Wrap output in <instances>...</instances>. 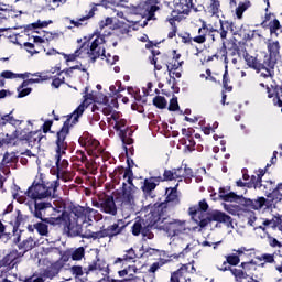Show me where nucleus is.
<instances>
[{
	"mask_svg": "<svg viewBox=\"0 0 282 282\" xmlns=\"http://www.w3.org/2000/svg\"><path fill=\"white\" fill-rule=\"evenodd\" d=\"M135 279L138 278L133 274H129L128 278L123 280H116V279H111L110 276H107V282H129V281H135Z\"/></svg>",
	"mask_w": 282,
	"mask_h": 282,
	"instance_id": "obj_63",
	"label": "nucleus"
},
{
	"mask_svg": "<svg viewBox=\"0 0 282 282\" xmlns=\"http://www.w3.org/2000/svg\"><path fill=\"white\" fill-rule=\"evenodd\" d=\"M153 105L154 107H156V109H166V98L162 97V96H156L153 98Z\"/></svg>",
	"mask_w": 282,
	"mask_h": 282,
	"instance_id": "obj_51",
	"label": "nucleus"
},
{
	"mask_svg": "<svg viewBox=\"0 0 282 282\" xmlns=\"http://www.w3.org/2000/svg\"><path fill=\"white\" fill-rule=\"evenodd\" d=\"M161 219H164L160 214L152 210L148 215V221H145V225L143 227V231H141L142 237H145L147 239H153L154 235L151 232L152 228H156L160 230Z\"/></svg>",
	"mask_w": 282,
	"mask_h": 282,
	"instance_id": "obj_15",
	"label": "nucleus"
},
{
	"mask_svg": "<svg viewBox=\"0 0 282 282\" xmlns=\"http://www.w3.org/2000/svg\"><path fill=\"white\" fill-rule=\"evenodd\" d=\"M56 162V175L57 177H61V175H63V173H65V169H67V166H69V162L65 159H63V156L59 160V163H58V159L55 158Z\"/></svg>",
	"mask_w": 282,
	"mask_h": 282,
	"instance_id": "obj_37",
	"label": "nucleus"
},
{
	"mask_svg": "<svg viewBox=\"0 0 282 282\" xmlns=\"http://www.w3.org/2000/svg\"><path fill=\"white\" fill-rule=\"evenodd\" d=\"M158 186H160V183H158V176H152L143 181L141 191L144 193V195H151V193H153Z\"/></svg>",
	"mask_w": 282,
	"mask_h": 282,
	"instance_id": "obj_27",
	"label": "nucleus"
},
{
	"mask_svg": "<svg viewBox=\"0 0 282 282\" xmlns=\"http://www.w3.org/2000/svg\"><path fill=\"white\" fill-rule=\"evenodd\" d=\"M183 20H184V15H177L172 12H171V15L166 18V22L170 23L171 29H177V23L182 22Z\"/></svg>",
	"mask_w": 282,
	"mask_h": 282,
	"instance_id": "obj_42",
	"label": "nucleus"
},
{
	"mask_svg": "<svg viewBox=\"0 0 282 282\" xmlns=\"http://www.w3.org/2000/svg\"><path fill=\"white\" fill-rule=\"evenodd\" d=\"M69 271L73 274V276H75V279H80V276L85 274V269H83V267L80 265H73L70 267Z\"/></svg>",
	"mask_w": 282,
	"mask_h": 282,
	"instance_id": "obj_53",
	"label": "nucleus"
},
{
	"mask_svg": "<svg viewBox=\"0 0 282 282\" xmlns=\"http://www.w3.org/2000/svg\"><path fill=\"white\" fill-rule=\"evenodd\" d=\"M230 83V76L228 75V65H226L225 73L223 75V88L225 91H232V86L228 85Z\"/></svg>",
	"mask_w": 282,
	"mask_h": 282,
	"instance_id": "obj_50",
	"label": "nucleus"
},
{
	"mask_svg": "<svg viewBox=\"0 0 282 282\" xmlns=\"http://www.w3.org/2000/svg\"><path fill=\"white\" fill-rule=\"evenodd\" d=\"M101 213H106V215H111L112 217L118 215V206H116L113 196H106L102 199Z\"/></svg>",
	"mask_w": 282,
	"mask_h": 282,
	"instance_id": "obj_21",
	"label": "nucleus"
},
{
	"mask_svg": "<svg viewBox=\"0 0 282 282\" xmlns=\"http://www.w3.org/2000/svg\"><path fill=\"white\" fill-rule=\"evenodd\" d=\"M12 140H17V142H26L28 144L29 132H25V130H15L9 139V142H12Z\"/></svg>",
	"mask_w": 282,
	"mask_h": 282,
	"instance_id": "obj_34",
	"label": "nucleus"
},
{
	"mask_svg": "<svg viewBox=\"0 0 282 282\" xmlns=\"http://www.w3.org/2000/svg\"><path fill=\"white\" fill-rule=\"evenodd\" d=\"M174 9L171 11L172 14H176L177 17H184V14H191V10L195 8L193 4V0H174Z\"/></svg>",
	"mask_w": 282,
	"mask_h": 282,
	"instance_id": "obj_19",
	"label": "nucleus"
},
{
	"mask_svg": "<svg viewBox=\"0 0 282 282\" xmlns=\"http://www.w3.org/2000/svg\"><path fill=\"white\" fill-rule=\"evenodd\" d=\"M208 210V203L206 199H203L198 203V205H194L188 208V215L192 217V219H195L197 215H204Z\"/></svg>",
	"mask_w": 282,
	"mask_h": 282,
	"instance_id": "obj_26",
	"label": "nucleus"
},
{
	"mask_svg": "<svg viewBox=\"0 0 282 282\" xmlns=\"http://www.w3.org/2000/svg\"><path fill=\"white\" fill-rule=\"evenodd\" d=\"M58 186H61L58 181H53L46 185L45 183L33 182L32 186L26 191V196L34 202H39V199H47V197H54Z\"/></svg>",
	"mask_w": 282,
	"mask_h": 282,
	"instance_id": "obj_7",
	"label": "nucleus"
},
{
	"mask_svg": "<svg viewBox=\"0 0 282 282\" xmlns=\"http://www.w3.org/2000/svg\"><path fill=\"white\" fill-rule=\"evenodd\" d=\"M85 257V247H78L73 252H70V259L73 261H82Z\"/></svg>",
	"mask_w": 282,
	"mask_h": 282,
	"instance_id": "obj_46",
	"label": "nucleus"
},
{
	"mask_svg": "<svg viewBox=\"0 0 282 282\" xmlns=\"http://www.w3.org/2000/svg\"><path fill=\"white\" fill-rule=\"evenodd\" d=\"M198 36L193 37L194 43H198L199 45L206 43V41L215 43L217 41V36H219V30L213 26L208 28L206 22H204L202 28L198 29Z\"/></svg>",
	"mask_w": 282,
	"mask_h": 282,
	"instance_id": "obj_14",
	"label": "nucleus"
},
{
	"mask_svg": "<svg viewBox=\"0 0 282 282\" xmlns=\"http://www.w3.org/2000/svg\"><path fill=\"white\" fill-rule=\"evenodd\" d=\"M80 147L87 151L88 155L91 158H100L102 155V147H100V141L94 139L89 134H84L78 139Z\"/></svg>",
	"mask_w": 282,
	"mask_h": 282,
	"instance_id": "obj_13",
	"label": "nucleus"
},
{
	"mask_svg": "<svg viewBox=\"0 0 282 282\" xmlns=\"http://www.w3.org/2000/svg\"><path fill=\"white\" fill-rule=\"evenodd\" d=\"M17 15H12V11L8 9H0V21H8V19H14Z\"/></svg>",
	"mask_w": 282,
	"mask_h": 282,
	"instance_id": "obj_59",
	"label": "nucleus"
},
{
	"mask_svg": "<svg viewBox=\"0 0 282 282\" xmlns=\"http://www.w3.org/2000/svg\"><path fill=\"white\" fill-rule=\"evenodd\" d=\"M102 217L98 210L91 208V207H86V220L88 219L89 221H91L93 219H96V216Z\"/></svg>",
	"mask_w": 282,
	"mask_h": 282,
	"instance_id": "obj_57",
	"label": "nucleus"
},
{
	"mask_svg": "<svg viewBox=\"0 0 282 282\" xmlns=\"http://www.w3.org/2000/svg\"><path fill=\"white\" fill-rule=\"evenodd\" d=\"M45 276H43V271L40 273V276L33 275L30 278H26L24 282H45Z\"/></svg>",
	"mask_w": 282,
	"mask_h": 282,
	"instance_id": "obj_62",
	"label": "nucleus"
},
{
	"mask_svg": "<svg viewBox=\"0 0 282 282\" xmlns=\"http://www.w3.org/2000/svg\"><path fill=\"white\" fill-rule=\"evenodd\" d=\"M242 58L250 69H254V72H265L261 74L264 78H270V76H272L268 75V64H265L264 58L258 59L256 56L250 55V53L242 54Z\"/></svg>",
	"mask_w": 282,
	"mask_h": 282,
	"instance_id": "obj_17",
	"label": "nucleus"
},
{
	"mask_svg": "<svg viewBox=\"0 0 282 282\" xmlns=\"http://www.w3.org/2000/svg\"><path fill=\"white\" fill-rule=\"evenodd\" d=\"M99 105H109L111 109H118V98H112L111 101L109 102V97L104 96L101 102Z\"/></svg>",
	"mask_w": 282,
	"mask_h": 282,
	"instance_id": "obj_55",
	"label": "nucleus"
},
{
	"mask_svg": "<svg viewBox=\"0 0 282 282\" xmlns=\"http://www.w3.org/2000/svg\"><path fill=\"white\" fill-rule=\"evenodd\" d=\"M129 226V223H126L123 219H118L112 225H109L107 228L102 227L99 231H93L89 234H86V239H93L96 241V239H105L108 237V239H113L115 237H118L119 235H122L124 230H127V227Z\"/></svg>",
	"mask_w": 282,
	"mask_h": 282,
	"instance_id": "obj_8",
	"label": "nucleus"
},
{
	"mask_svg": "<svg viewBox=\"0 0 282 282\" xmlns=\"http://www.w3.org/2000/svg\"><path fill=\"white\" fill-rule=\"evenodd\" d=\"M63 269V263L55 261L50 267H47L44 271H42V276L44 279H55V276H58L61 274V270Z\"/></svg>",
	"mask_w": 282,
	"mask_h": 282,
	"instance_id": "obj_23",
	"label": "nucleus"
},
{
	"mask_svg": "<svg viewBox=\"0 0 282 282\" xmlns=\"http://www.w3.org/2000/svg\"><path fill=\"white\" fill-rule=\"evenodd\" d=\"M138 267L135 265H129L128 268L121 270L118 272L119 276H127V274H129V272H133L134 274H138Z\"/></svg>",
	"mask_w": 282,
	"mask_h": 282,
	"instance_id": "obj_58",
	"label": "nucleus"
},
{
	"mask_svg": "<svg viewBox=\"0 0 282 282\" xmlns=\"http://www.w3.org/2000/svg\"><path fill=\"white\" fill-rule=\"evenodd\" d=\"M249 180L250 181L247 182L248 188H261V186H263L262 182L259 181L258 176L256 175H251Z\"/></svg>",
	"mask_w": 282,
	"mask_h": 282,
	"instance_id": "obj_52",
	"label": "nucleus"
},
{
	"mask_svg": "<svg viewBox=\"0 0 282 282\" xmlns=\"http://www.w3.org/2000/svg\"><path fill=\"white\" fill-rule=\"evenodd\" d=\"M34 246H36V242H34V239H32V237L23 240L19 246V250H23V254H25V252H30V250H32V248H34Z\"/></svg>",
	"mask_w": 282,
	"mask_h": 282,
	"instance_id": "obj_36",
	"label": "nucleus"
},
{
	"mask_svg": "<svg viewBox=\"0 0 282 282\" xmlns=\"http://www.w3.org/2000/svg\"><path fill=\"white\" fill-rule=\"evenodd\" d=\"M195 271V267L191 263L182 264L180 269L171 273L170 282H186L188 281V271Z\"/></svg>",
	"mask_w": 282,
	"mask_h": 282,
	"instance_id": "obj_20",
	"label": "nucleus"
},
{
	"mask_svg": "<svg viewBox=\"0 0 282 282\" xmlns=\"http://www.w3.org/2000/svg\"><path fill=\"white\" fill-rule=\"evenodd\" d=\"M156 182L160 184L161 182H173L175 180V172L174 170H164L163 176H156Z\"/></svg>",
	"mask_w": 282,
	"mask_h": 282,
	"instance_id": "obj_41",
	"label": "nucleus"
},
{
	"mask_svg": "<svg viewBox=\"0 0 282 282\" xmlns=\"http://www.w3.org/2000/svg\"><path fill=\"white\" fill-rule=\"evenodd\" d=\"M220 28L218 34L221 41L228 39V31L231 32L232 36H243V26L237 28L232 21L219 20Z\"/></svg>",
	"mask_w": 282,
	"mask_h": 282,
	"instance_id": "obj_16",
	"label": "nucleus"
},
{
	"mask_svg": "<svg viewBox=\"0 0 282 282\" xmlns=\"http://www.w3.org/2000/svg\"><path fill=\"white\" fill-rule=\"evenodd\" d=\"M250 8V1L248 2H240L236 8V17L237 19H243V12Z\"/></svg>",
	"mask_w": 282,
	"mask_h": 282,
	"instance_id": "obj_47",
	"label": "nucleus"
},
{
	"mask_svg": "<svg viewBox=\"0 0 282 282\" xmlns=\"http://www.w3.org/2000/svg\"><path fill=\"white\" fill-rule=\"evenodd\" d=\"M31 214L35 219H41L44 224H50V226H56L59 224H72L69 218V213L62 212L57 217H53L52 213L56 212V208L52 206L50 202H39L34 200V206H30Z\"/></svg>",
	"mask_w": 282,
	"mask_h": 282,
	"instance_id": "obj_2",
	"label": "nucleus"
},
{
	"mask_svg": "<svg viewBox=\"0 0 282 282\" xmlns=\"http://www.w3.org/2000/svg\"><path fill=\"white\" fill-rule=\"evenodd\" d=\"M18 91V96L17 98H25V96H30V94H32V88H22L19 90V88H17Z\"/></svg>",
	"mask_w": 282,
	"mask_h": 282,
	"instance_id": "obj_64",
	"label": "nucleus"
},
{
	"mask_svg": "<svg viewBox=\"0 0 282 282\" xmlns=\"http://www.w3.org/2000/svg\"><path fill=\"white\" fill-rule=\"evenodd\" d=\"M105 43V35H101L100 32H94L88 35L87 41H85L80 47L83 54H87L91 63H96L100 56H105V47L100 46Z\"/></svg>",
	"mask_w": 282,
	"mask_h": 282,
	"instance_id": "obj_6",
	"label": "nucleus"
},
{
	"mask_svg": "<svg viewBox=\"0 0 282 282\" xmlns=\"http://www.w3.org/2000/svg\"><path fill=\"white\" fill-rule=\"evenodd\" d=\"M113 129L118 132V134L131 131V128L127 127V119H119L118 121H116Z\"/></svg>",
	"mask_w": 282,
	"mask_h": 282,
	"instance_id": "obj_40",
	"label": "nucleus"
},
{
	"mask_svg": "<svg viewBox=\"0 0 282 282\" xmlns=\"http://www.w3.org/2000/svg\"><path fill=\"white\" fill-rule=\"evenodd\" d=\"M148 216L145 218H139L134 221V224L131 227V232L133 237H140L142 235V231L144 230V226L147 225Z\"/></svg>",
	"mask_w": 282,
	"mask_h": 282,
	"instance_id": "obj_30",
	"label": "nucleus"
},
{
	"mask_svg": "<svg viewBox=\"0 0 282 282\" xmlns=\"http://www.w3.org/2000/svg\"><path fill=\"white\" fill-rule=\"evenodd\" d=\"M97 10L98 9L96 7H93L87 15H83L77 20H69L70 25L67 26V30H74V28H83V25H87L86 21H89V19H94Z\"/></svg>",
	"mask_w": 282,
	"mask_h": 282,
	"instance_id": "obj_22",
	"label": "nucleus"
},
{
	"mask_svg": "<svg viewBox=\"0 0 282 282\" xmlns=\"http://www.w3.org/2000/svg\"><path fill=\"white\" fill-rule=\"evenodd\" d=\"M43 138L44 140H47V137L43 134L42 130L29 132V147H36V144H41V140H43Z\"/></svg>",
	"mask_w": 282,
	"mask_h": 282,
	"instance_id": "obj_29",
	"label": "nucleus"
},
{
	"mask_svg": "<svg viewBox=\"0 0 282 282\" xmlns=\"http://www.w3.org/2000/svg\"><path fill=\"white\" fill-rule=\"evenodd\" d=\"M129 32H131V30L129 29V24L126 23L116 24L112 29V34L119 37L129 34Z\"/></svg>",
	"mask_w": 282,
	"mask_h": 282,
	"instance_id": "obj_33",
	"label": "nucleus"
},
{
	"mask_svg": "<svg viewBox=\"0 0 282 282\" xmlns=\"http://www.w3.org/2000/svg\"><path fill=\"white\" fill-rule=\"evenodd\" d=\"M20 257L21 254L18 250H12L3 258L2 262L4 263V265H10V263H14V261H17Z\"/></svg>",
	"mask_w": 282,
	"mask_h": 282,
	"instance_id": "obj_43",
	"label": "nucleus"
},
{
	"mask_svg": "<svg viewBox=\"0 0 282 282\" xmlns=\"http://www.w3.org/2000/svg\"><path fill=\"white\" fill-rule=\"evenodd\" d=\"M52 74H54V72L34 73V74H32V76L40 78L41 82L43 83L45 80H52V78H54V76H52Z\"/></svg>",
	"mask_w": 282,
	"mask_h": 282,
	"instance_id": "obj_56",
	"label": "nucleus"
},
{
	"mask_svg": "<svg viewBox=\"0 0 282 282\" xmlns=\"http://www.w3.org/2000/svg\"><path fill=\"white\" fill-rule=\"evenodd\" d=\"M207 12L212 17H219V12H221V2L219 0H210L209 6L207 7Z\"/></svg>",
	"mask_w": 282,
	"mask_h": 282,
	"instance_id": "obj_31",
	"label": "nucleus"
},
{
	"mask_svg": "<svg viewBox=\"0 0 282 282\" xmlns=\"http://www.w3.org/2000/svg\"><path fill=\"white\" fill-rule=\"evenodd\" d=\"M182 58V54L177 53V51H172V54H167V69H180L184 65V61H180Z\"/></svg>",
	"mask_w": 282,
	"mask_h": 282,
	"instance_id": "obj_25",
	"label": "nucleus"
},
{
	"mask_svg": "<svg viewBox=\"0 0 282 282\" xmlns=\"http://www.w3.org/2000/svg\"><path fill=\"white\" fill-rule=\"evenodd\" d=\"M162 10V0H145L134 7V14H140V17H148V21H158L155 18V12Z\"/></svg>",
	"mask_w": 282,
	"mask_h": 282,
	"instance_id": "obj_11",
	"label": "nucleus"
},
{
	"mask_svg": "<svg viewBox=\"0 0 282 282\" xmlns=\"http://www.w3.org/2000/svg\"><path fill=\"white\" fill-rule=\"evenodd\" d=\"M122 173L123 180H127L130 185L128 186L127 183H122V189L116 193L115 202H120L121 206H133V202H135V185H133V170H131V166L129 165L126 170L124 167H117L110 176L117 177L122 175Z\"/></svg>",
	"mask_w": 282,
	"mask_h": 282,
	"instance_id": "obj_3",
	"label": "nucleus"
},
{
	"mask_svg": "<svg viewBox=\"0 0 282 282\" xmlns=\"http://www.w3.org/2000/svg\"><path fill=\"white\" fill-rule=\"evenodd\" d=\"M74 69H79V72H87L86 68H83V65H75L69 68H66L64 70H61V67L57 68V76H61L62 74H65L68 78H72V75L74 74Z\"/></svg>",
	"mask_w": 282,
	"mask_h": 282,
	"instance_id": "obj_39",
	"label": "nucleus"
},
{
	"mask_svg": "<svg viewBox=\"0 0 282 282\" xmlns=\"http://www.w3.org/2000/svg\"><path fill=\"white\" fill-rule=\"evenodd\" d=\"M220 272H231L232 276H235L236 281H242V279H248V273L243 271V269L232 268V267H221L217 268Z\"/></svg>",
	"mask_w": 282,
	"mask_h": 282,
	"instance_id": "obj_28",
	"label": "nucleus"
},
{
	"mask_svg": "<svg viewBox=\"0 0 282 282\" xmlns=\"http://www.w3.org/2000/svg\"><path fill=\"white\" fill-rule=\"evenodd\" d=\"M82 54H83V51H82V46H80L72 54L63 53V56H64L66 63H74V61H76Z\"/></svg>",
	"mask_w": 282,
	"mask_h": 282,
	"instance_id": "obj_48",
	"label": "nucleus"
},
{
	"mask_svg": "<svg viewBox=\"0 0 282 282\" xmlns=\"http://www.w3.org/2000/svg\"><path fill=\"white\" fill-rule=\"evenodd\" d=\"M223 202H240L241 206L248 208V210H261L267 208L268 210L274 208V198L258 197L257 199L246 198L237 195L235 192H229L221 195Z\"/></svg>",
	"mask_w": 282,
	"mask_h": 282,
	"instance_id": "obj_4",
	"label": "nucleus"
},
{
	"mask_svg": "<svg viewBox=\"0 0 282 282\" xmlns=\"http://www.w3.org/2000/svg\"><path fill=\"white\" fill-rule=\"evenodd\" d=\"M14 162H17V153L14 152H6L1 164L2 166H7V164H14Z\"/></svg>",
	"mask_w": 282,
	"mask_h": 282,
	"instance_id": "obj_44",
	"label": "nucleus"
},
{
	"mask_svg": "<svg viewBox=\"0 0 282 282\" xmlns=\"http://www.w3.org/2000/svg\"><path fill=\"white\" fill-rule=\"evenodd\" d=\"M47 25H50V22L47 21H43L41 22V20H39L37 22L28 24L26 26H24V31L25 32H30L32 30H39L41 28H47Z\"/></svg>",
	"mask_w": 282,
	"mask_h": 282,
	"instance_id": "obj_45",
	"label": "nucleus"
},
{
	"mask_svg": "<svg viewBox=\"0 0 282 282\" xmlns=\"http://www.w3.org/2000/svg\"><path fill=\"white\" fill-rule=\"evenodd\" d=\"M267 50H268V54L263 56L264 64L268 67L267 76H272V74H274V67L276 66L279 56H281V43L279 42V40L276 41L268 40Z\"/></svg>",
	"mask_w": 282,
	"mask_h": 282,
	"instance_id": "obj_10",
	"label": "nucleus"
},
{
	"mask_svg": "<svg viewBox=\"0 0 282 282\" xmlns=\"http://www.w3.org/2000/svg\"><path fill=\"white\" fill-rule=\"evenodd\" d=\"M178 110H180V104L177 102V97H173L170 100L169 111H178Z\"/></svg>",
	"mask_w": 282,
	"mask_h": 282,
	"instance_id": "obj_61",
	"label": "nucleus"
},
{
	"mask_svg": "<svg viewBox=\"0 0 282 282\" xmlns=\"http://www.w3.org/2000/svg\"><path fill=\"white\" fill-rule=\"evenodd\" d=\"M1 78H4L7 80H12L14 78H18V74L17 73H13L12 70H3L1 74H0Z\"/></svg>",
	"mask_w": 282,
	"mask_h": 282,
	"instance_id": "obj_60",
	"label": "nucleus"
},
{
	"mask_svg": "<svg viewBox=\"0 0 282 282\" xmlns=\"http://www.w3.org/2000/svg\"><path fill=\"white\" fill-rule=\"evenodd\" d=\"M34 229L37 230L39 235L41 237H47L50 235V227L47 226V223L40 221L33 225Z\"/></svg>",
	"mask_w": 282,
	"mask_h": 282,
	"instance_id": "obj_38",
	"label": "nucleus"
},
{
	"mask_svg": "<svg viewBox=\"0 0 282 282\" xmlns=\"http://www.w3.org/2000/svg\"><path fill=\"white\" fill-rule=\"evenodd\" d=\"M198 219L199 220H195V223L198 224L199 228H206V226H208V224H213V221L226 224L227 228L232 226V217L220 210L207 213L205 216L204 214H199Z\"/></svg>",
	"mask_w": 282,
	"mask_h": 282,
	"instance_id": "obj_9",
	"label": "nucleus"
},
{
	"mask_svg": "<svg viewBox=\"0 0 282 282\" xmlns=\"http://www.w3.org/2000/svg\"><path fill=\"white\" fill-rule=\"evenodd\" d=\"M167 219L169 217H165L160 220V230L166 232L169 237H182V235H186L188 230L186 228V220L172 219V221L165 223Z\"/></svg>",
	"mask_w": 282,
	"mask_h": 282,
	"instance_id": "obj_12",
	"label": "nucleus"
},
{
	"mask_svg": "<svg viewBox=\"0 0 282 282\" xmlns=\"http://www.w3.org/2000/svg\"><path fill=\"white\" fill-rule=\"evenodd\" d=\"M269 30L270 34H275V36H279V30H281V22L279 19H274L273 21L269 22Z\"/></svg>",
	"mask_w": 282,
	"mask_h": 282,
	"instance_id": "obj_49",
	"label": "nucleus"
},
{
	"mask_svg": "<svg viewBox=\"0 0 282 282\" xmlns=\"http://www.w3.org/2000/svg\"><path fill=\"white\" fill-rule=\"evenodd\" d=\"M88 100H91V98H89V87H86L84 101L70 115L63 116V118H66V120L64 121L61 130L57 131L55 140V158L57 159V164H61V159L63 155H65V151L69 148L66 141L67 137L69 135V129H72L74 124H78L80 116H83V113H85V109L89 107Z\"/></svg>",
	"mask_w": 282,
	"mask_h": 282,
	"instance_id": "obj_1",
	"label": "nucleus"
},
{
	"mask_svg": "<svg viewBox=\"0 0 282 282\" xmlns=\"http://www.w3.org/2000/svg\"><path fill=\"white\" fill-rule=\"evenodd\" d=\"M177 186L180 185L176 184L174 187H167L165 189L164 202L154 204L153 212L156 213V215H160L163 218L170 217L172 213H175V208L182 204L180 194L177 193Z\"/></svg>",
	"mask_w": 282,
	"mask_h": 282,
	"instance_id": "obj_5",
	"label": "nucleus"
},
{
	"mask_svg": "<svg viewBox=\"0 0 282 282\" xmlns=\"http://www.w3.org/2000/svg\"><path fill=\"white\" fill-rule=\"evenodd\" d=\"M113 24V18H106L105 20H101L99 22V31H95V32H100V35L102 36V30H105V28H109V25Z\"/></svg>",
	"mask_w": 282,
	"mask_h": 282,
	"instance_id": "obj_54",
	"label": "nucleus"
},
{
	"mask_svg": "<svg viewBox=\"0 0 282 282\" xmlns=\"http://www.w3.org/2000/svg\"><path fill=\"white\" fill-rule=\"evenodd\" d=\"M238 263H241V258H239L237 253H231L226 256V261L223 262V268H230V265L236 267Z\"/></svg>",
	"mask_w": 282,
	"mask_h": 282,
	"instance_id": "obj_35",
	"label": "nucleus"
},
{
	"mask_svg": "<svg viewBox=\"0 0 282 282\" xmlns=\"http://www.w3.org/2000/svg\"><path fill=\"white\" fill-rule=\"evenodd\" d=\"M149 61L152 65H154V69L156 72H161V69L167 67V54H163L159 51V48L151 50Z\"/></svg>",
	"mask_w": 282,
	"mask_h": 282,
	"instance_id": "obj_18",
	"label": "nucleus"
},
{
	"mask_svg": "<svg viewBox=\"0 0 282 282\" xmlns=\"http://www.w3.org/2000/svg\"><path fill=\"white\" fill-rule=\"evenodd\" d=\"M133 135V130H128L127 132L121 131V133H119V138L122 141V144H124V151L127 153L128 147H131V144H133V138H131Z\"/></svg>",
	"mask_w": 282,
	"mask_h": 282,
	"instance_id": "obj_32",
	"label": "nucleus"
},
{
	"mask_svg": "<svg viewBox=\"0 0 282 282\" xmlns=\"http://www.w3.org/2000/svg\"><path fill=\"white\" fill-rule=\"evenodd\" d=\"M68 217H73L75 223L78 224H85L86 221V207H83L80 205L74 206L70 209V214H68Z\"/></svg>",
	"mask_w": 282,
	"mask_h": 282,
	"instance_id": "obj_24",
	"label": "nucleus"
}]
</instances>
